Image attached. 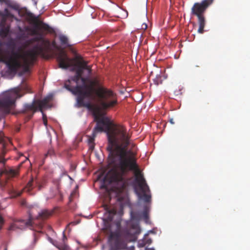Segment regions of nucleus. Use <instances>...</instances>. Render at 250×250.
<instances>
[{
    "label": "nucleus",
    "instance_id": "bb28decb",
    "mask_svg": "<svg viewBox=\"0 0 250 250\" xmlns=\"http://www.w3.org/2000/svg\"><path fill=\"white\" fill-rule=\"evenodd\" d=\"M42 28L45 30L48 31L50 29V27L46 24H43L42 25Z\"/></svg>",
    "mask_w": 250,
    "mask_h": 250
},
{
    "label": "nucleus",
    "instance_id": "c756f323",
    "mask_svg": "<svg viewBox=\"0 0 250 250\" xmlns=\"http://www.w3.org/2000/svg\"><path fill=\"white\" fill-rule=\"evenodd\" d=\"M152 243V240L150 239H148L146 240V243L147 244H151Z\"/></svg>",
    "mask_w": 250,
    "mask_h": 250
},
{
    "label": "nucleus",
    "instance_id": "4be33fe9",
    "mask_svg": "<svg viewBox=\"0 0 250 250\" xmlns=\"http://www.w3.org/2000/svg\"><path fill=\"white\" fill-rule=\"evenodd\" d=\"M51 45L54 48H55L57 50L61 49V47L57 44V43L55 41H54L52 42Z\"/></svg>",
    "mask_w": 250,
    "mask_h": 250
},
{
    "label": "nucleus",
    "instance_id": "c85d7f7f",
    "mask_svg": "<svg viewBox=\"0 0 250 250\" xmlns=\"http://www.w3.org/2000/svg\"><path fill=\"white\" fill-rule=\"evenodd\" d=\"M42 120L47 119V117H46V115L43 113V111H42Z\"/></svg>",
    "mask_w": 250,
    "mask_h": 250
},
{
    "label": "nucleus",
    "instance_id": "f257e3e1",
    "mask_svg": "<svg viewBox=\"0 0 250 250\" xmlns=\"http://www.w3.org/2000/svg\"><path fill=\"white\" fill-rule=\"evenodd\" d=\"M118 167L121 170V173L112 170L109 172L105 178V181L108 180V182L113 183L104 189V196L105 200L110 201L113 197L119 196L125 189L128 186L131 179H126L124 176L128 171H133L135 176V182L142 192V195H139L140 198L146 203L150 202L151 195L147 194L150 190L137 164L135 153H132L128 159L123 160L118 164Z\"/></svg>",
    "mask_w": 250,
    "mask_h": 250
},
{
    "label": "nucleus",
    "instance_id": "f704fd0d",
    "mask_svg": "<svg viewBox=\"0 0 250 250\" xmlns=\"http://www.w3.org/2000/svg\"><path fill=\"white\" fill-rule=\"evenodd\" d=\"M6 1V0H0V1L2 2H5Z\"/></svg>",
    "mask_w": 250,
    "mask_h": 250
},
{
    "label": "nucleus",
    "instance_id": "dca6fc26",
    "mask_svg": "<svg viewBox=\"0 0 250 250\" xmlns=\"http://www.w3.org/2000/svg\"><path fill=\"white\" fill-rule=\"evenodd\" d=\"M52 100V95H48L42 100L36 101L38 108L40 112H42L43 108H48L51 106L49 104V103Z\"/></svg>",
    "mask_w": 250,
    "mask_h": 250
},
{
    "label": "nucleus",
    "instance_id": "ddd939ff",
    "mask_svg": "<svg viewBox=\"0 0 250 250\" xmlns=\"http://www.w3.org/2000/svg\"><path fill=\"white\" fill-rule=\"evenodd\" d=\"M15 102V100L10 95H7L0 100V108L5 113H9Z\"/></svg>",
    "mask_w": 250,
    "mask_h": 250
},
{
    "label": "nucleus",
    "instance_id": "cd10ccee",
    "mask_svg": "<svg viewBox=\"0 0 250 250\" xmlns=\"http://www.w3.org/2000/svg\"><path fill=\"white\" fill-rule=\"evenodd\" d=\"M32 182H33V180H31V181H30L28 183L27 186L29 188H31L32 185Z\"/></svg>",
    "mask_w": 250,
    "mask_h": 250
},
{
    "label": "nucleus",
    "instance_id": "5701e85b",
    "mask_svg": "<svg viewBox=\"0 0 250 250\" xmlns=\"http://www.w3.org/2000/svg\"><path fill=\"white\" fill-rule=\"evenodd\" d=\"M4 220L3 218L0 215V230L2 229V226L4 224Z\"/></svg>",
    "mask_w": 250,
    "mask_h": 250
},
{
    "label": "nucleus",
    "instance_id": "473e14b6",
    "mask_svg": "<svg viewBox=\"0 0 250 250\" xmlns=\"http://www.w3.org/2000/svg\"><path fill=\"white\" fill-rule=\"evenodd\" d=\"M145 250H155V249L153 248H146L145 249Z\"/></svg>",
    "mask_w": 250,
    "mask_h": 250
},
{
    "label": "nucleus",
    "instance_id": "2f4dec72",
    "mask_svg": "<svg viewBox=\"0 0 250 250\" xmlns=\"http://www.w3.org/2000/svg\"><path fill=\"white\" fill-rule=\"evenodd\" d=\"M169 122L172 124V125H173L174 124V122L173 121V119L172 118H171L169 119Z\"/></svg>",
    "mask_w": 250,
    "mask_h": 250
},
{
    "label": "nucleus",
    "instance_id": "7ed1b4c3",
    "mask_svg": "<svg viewBox=\"0 0 250 250\" xmlns=\"http://www.w3.org/2000/svg\"><path fill=\"white\" fill-rule=\"evenodd\" d=\"M77 66L75 75L69 79L64 84L65 87L73 94L77 96V102L79 107H85L91 109L92 105L90 100L94 98L95 88L93 83H86V79L82 75L84 70L91 73V69L87 62L77 60L75 64Z\"/></svg>",
    "mask_w": 250,
    "mask_h": 250
},
{
    "label": "nucleus",
    "instance_id": "1a4fd4ad",
    "mask_svg": "<svg viewBox=\"0 0 250 250\" xmlns=\"http://www.w3.org/2000/svg\"><path fill=\"white\" fill-rule=\"evenodd\" d=\"M104 230L106 234L110 233L108 238L110 249L119 250H124L126 248V243L121 239L118 233L111 231L109 225H106Z\"/></svg>",
    "mask_w": 250,
    "mask_h": 250
},
{
    "label": "nucleus",
    "instance_id": "2eb2a0df",
    "mask_svg": "<svg viewBox=\"0 0 250 250\" xmlns=\"http://www.w3.org/2000/svg\"><path fill=\"white\" fill-rule=\"evenodd\" d=\"M38 108L36 101H34L31 104H27L24 105L23 109L21 112L28 115V119L31 118L34 113Z\"/></svg>",
    "mask_w": 250,
    "mask_h": 250
},
{
    "label": "nucleus",
    "instance_id": "e433bc0d",
    "mask_svg": "<svg viewBox=\"0 0 250 250\" xmlns=\"http://www.w3.org/2000/svg\"><path fill=\"white\" fill-rule=\"evenodd\" d=\"M5 162V160H2L1 162L2 163H4Z\"/></svg>",
    "mask_w": 250,
    "mask_h": 250
},
{
    "label": "nucleus",
    "instance_id": "b1692460",
    "mask_svg": "<svg viewBox=\"0 0 250 250\" xmlns=\"http://www.w3.org/2000/svg\"><path fill=\"white\" fill-rule=\"evenodd\" d=\"M143 215L144 217V218H145L146 219L147 218L148 213H147V210L146 208L145 210H144V211L143 212Z\"/></svg>",
    "mask_w": 250,
    "mask_h": 250
},
{
    "label": "nucleus",
    "instance_id": "f3484780",
    "mask_svg": "<svg viewBox=\"0 0 250 250\" xmlns=\"http://www.w3.org/2000/svg\"><path fill=\"white\" fill-rule=\"evenodd\" d=\"M104 208L105 210L104 214V221L105 222H111L114 215L116 213V210L114 208H110L108 205L106 204L104 205Z\"/></svg>",
    "mask_w": 250,
    "mask_h": 250
},
{
    "label": "nucleus",
    "instance_id": "a211bd4d",
    "mask_svg": "<svg viewBox=\"0 0 250 250\" xmlns=\"http://www.w3.org/2000/svg\"><path fill=\"white\" fill-rule=\"evenodd\" d=\"M66 237L64 234V233H63V241L62 243L59 244L57 247L60 250H70L69 247L65 243V240H66Z\"/></svg>",
    "mask_w": 250,
    "mask_h": 250
},
{
    "label": "nucleus",
    "instance_id": "20e7f679",
    "mask_svg": "<svg viewBox=\"0 0 250 250\" xmlns=\"http://www.w3.org/2000/svg\"><path fill=\"white\" fill-rule=\"evenodd\" d=\"M14 45L11 51V56L8 57L6 51L0 47V62L5 63L8 69L16 73L19 69L22 68L24 73L30 72V65H33L37 60L38 56L34 51H24L19 48L14 50Z\"/></svg>",
    "mask_w": 250,
    "mask_h": 250
},
{
    "label": "nucleus",
    "instance_id": "6ab92c4d",
    "mask_svg": "<svg viewBox=\"0 0 250 250\" xmlns=\"http://www.w3.org/2000/svg\"><path fill=\"white\" fill-rule=\"evenodd\" d=\"M59 39L62 45H64L66 47H69L70 46L68 42V39L66 36L64 35H60L59 36Z\"/></svg>",
    "mask_w": 250,
    "mask_h": 250
},
{
    "label": "nucleus",
    "instance_id": "4c0bfd02",
    "mask_svg": "<svg viewBox=\"0 0 250 250\" xmlns=\"http://www.w3.org/2000/svg\"><path fill=\"white\" fill-rule=\"evenodd\" d=\"M39 225H40V226H42V223H39Z\"/></svg>",
    "mask_w": 250,
    "mask_h": 250
},
{
    "label": "nucleus",
    "instance_id": "6e6552de",
    "mask_svg": "<svg viewBox=\"0 0 250 250\" xmlns=\"http://www.w3.org/2000/svg\"><path fill=\"white\" fill-rule=\"evenodd\" d=\"M33 34L38 35V36L33 38V41L40 42L41 43L35 45L32 49L28 51H34L36 54V56H40L43 58H46V54L51 50L50 41L48 40L44 39L42 34H38L36 32H34Z\"/></svg>",
    "mask_w": 250,
    "mask_h": 250
},
{
    "label": "nucleus",
    "instance_id": "58836bf2",
    "mask_svg": "<svg viewBox=\"0 0 250 250\" xmlns=\"http://www.w3.org/2000/svg\"><path fill=\"white\" fill-rule=\"evenodd\" d=\"M4 250H7V248L5 247Z\"/></svg>",
    "mask_w": 250,
    "mask_h": 250
},
{
    "label": "nucleus",
    "instance_id": "c9c22d12",
    "mask_svg": "<svg viewBox=\"0 0 250 250\" xmlns=\"http://www.w3.org/2000/svg\"><path fill=\"white\" fill-rule=\"evenodd\" d=\"M70 224H72L73 225H74L76 224V223L75 222H71V223H70Z\"/></svg>",
    "mask_w": 250,
    "mask_h": 250
},
{
    "label": "nucleus",
    "instance_id": "72a5a7b5",
    "mask_svg": "<svg viewBox=\"0 0 250 250\" xmlns=\"http://www.w3.org/2000/svg\"><path fill=\"white\" fill-rule=\"evenodd\" d=\"M90 149H93V148H94V145H93V144H90Z\"/></svg>",
    "mask_w": 250,
    "mask_h": 250
},
{
    "label": "nucleus",
    "instance_id": "39448f33",
    "mask_svg": "<svg viewBox=\"0 0 250 250\" xmlns=\"http://www.w3.org/2000/svg\"><path fill=\"white\" fill-rule=\"evenodd\" d=\"M96 95L103 109L113 107L118 103L117 95L109 89L99 87L96 90Z\"/></svg>",
    "mask_w": 250,
    "mask_h": 250
},
{
    "label": "nucleus",
    "instance_id": "4468645a",
    "mask_svg": "<svg viewBox=\"0 0 250 250\" xmlns=\"http://www.w3.org/2000/svg\"><path fill=\"white\" fill-rule=\"evenodd\" d=\"M18 174V171L15 169L10 168L9 167H4L0 170V177L3 175L5 176V181H2V180L0 182V184L2 188H4L7 184V179L15 177Z\"/></svg>",
    "mask_w": 250,
    "mask_h": 250
},
{
    "label": "nucleus",
    "instance_id": "412c9836",
    "mask_svg": "<svg viewBox=\"0 0 250 250\" xmlns=\"http://www.w3.org/2000/svg\"><path fill=\"white\" fill-rule=\"evenodd\" d=\"M9 32V28L8 27L2 28L0 29V36L2 37H6Z\"/></svg>",
    "mask_w": 250,
    "mask_h": 250
},
{
    "label": "nucleus",
    "instance_id": "7c9ffc66",
    "mask_svg": "<svg viewBox=\"0 0 250 250\" xmlns=\"http://www.w3.org/2000/svg\"><path fill=\"white\" fill-rule=\"evenodd\" d=\"M43 124L44 125L46 126L47 125V120L45 119V120H43Z\"/></svg>",
    "mask_w": 250,
    "mask_h": 250
},
{
    "label": "nucleus",
    "instance_id": "f8f14e48",
    "mask_svg": "<svg viewBox=\"0 0 250 250\" xmlns=\"http://www.w3.org/2000/svg\"><path fill=\"white\" fill-rule=\"evenodd\" d=\"M129 228L124 231L125 239L129 242L135 241L137 235L140 233V229L137 223H133L128 225Z\"/></svg>",
    "mask_w": 250,
    "mask_h": 250
},
{
    "label": "nucleus",
    "instance_id": "f03ea898",
    "mask_svg": "<svg viewBox=\"0 0 250 250\" xmlns=\"http://www.w3.org/2000/svg\"><path fill=\"white\" fill-rule=\"evenodd\" d=\"M103 131L106 133L108 143L112 146H115L116 151L120 155L119 164L123 160L130 158L131 153L134 152L127 150L130 144V136L124 126H114L108 118H102L97 122L93 131V135L96 137L97 132Z\"/></svg>",
    "mask_w": 250,
    "mask_h": 250
},
{
    "label": "nucleus",
    "instance_id": "9d476101",
    "mask_svg": "<svg viewBox=\"0 0 250 250\" xmlns=\"http://www.w3.org/2000/svg\"><path fill=\"white\" fill-rule=\"evenodd\" d=\"M57 60L59 63V66L62 69H67L70 67H72L71 71H76L77 66H75L74 61L77 62V60H80L79 57L75 59L69 58L67 54L63 51H61L57 55Z\"/></svg>",
    "mask_w": 250,
    "mask_h": 250
},
{
    "label": "nucleus",
    "instance_id": "393cba45",
    "mask_svg": "<svg viewBox=\"0 0 250 250\" xmlns=\"http://www.w3.org/2000/svg\"><path fill=\"white\" fill-rule=\"evenodd\" d=\"M54 153L53 150L52 149H50L48 151L47 153L45 155V157H47L48 156H51L53 155Z\"/></svg>",
    "mask_w": 250,
    "mask_h": 250
},
{
    "label": "nucleus",
    "instance_id": "0eeeda50",
    "mask_svg": "<svg viewBox=\"0 0 250 250\" xmlns=\"http://www.w3.org/2000/svg\"><path fill=\"white\" fill-rule=\"evenodd\" d=\"M53 212L47 209H43L41 212H39L38 215L35 218L33 214V209H32L29 213V220L25 222L23 220L17 221L11 224L9 227V230H15L17 229H22L25 226H32V225H38L36 223V221L43 220L49 218L52 214Z\"/></svg>",
    "mask_w": 250,
    "mask_h": 250
},
{
    "label": "nucleus",
    "instance_id": "aec40b11",
    "mask_svg": "<svg viewBox=\"0 0 250 250\" xmlns=\"http://www.w3.org/2000/svg\"><path fill=\"white\" fill-rule=\"evenodd\" d=\"M162 76L160 74L157 75L156 77L153 79L154 83L156 85L161 84L162 83Z\"/></svg>",
    "mask_w": 250,
    "mask_h": 250
},
{
    "label": "nucleus",
    "instance_id": "423d86ee",
    "mask_svg": "<svg viewBox=\"0 0 250 250\" xmlns=\"http://www.w3.org/2000/svg\"><path fill=\"white\" fill-rule=\"evenodd\" d=\"M214 0H203L201 2L195 3L191 8V14L197 17L199 23V29L198 32L203 34L204 31V28L206 25V20L204 13L207 9L213 2Z\"/></svg>",
    "mask_w": 250,
    "mask_h": 250
},
{
    "label": "nucleus",
    "instance_id": "a878e982",
    "mask_svg": "<svg viewBox=\"0 0 250 250\" xmlns=\"http://www.w3.org/2000/svg\"><path fill=\"white\" fill-rule=\"evenodd\" d=\"M95 137H94V136L92 135V136L89 137L88 139V141L90 144H93L94 138Z\"/></svg>",
    "mask_w": 250,
    "mask_h": 250
},
{
    "label": "nucleus",
    "instance_id": "9b49d317",
    "mask_svg": "<svg viewBox=\"0 0 250 250\" xmlns=\"http://www.w3.org/2000/svg\"><path fill=\"white\" fill-rule=\"evenodd\" d=\"M110 146H108V148H110V153L111 154L112 156V160L111 163H114L115 165V168L111 169L110 170L107 174L104 176L103 182L101 185V188L102 189H105L107 187L110 186L111 184H113V182H108V180H107V181H105V178H106V176L108 174L109 172L112 170H114L117 172L118 173H121V170L120 169V168L118 167V164L120 162V155L118 154L117 152L116 151L115 149V146H112L109 143Z\"/></svg>",
    "mask_w": 250,
    "mask_h": 250
}]
</instances>
